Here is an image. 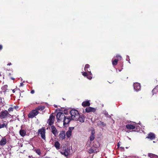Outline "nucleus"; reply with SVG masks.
Returning a JSON list of instances; mask_svg holds the SVG:
<instances>
[{"instance_id": "e433bc0d", "label": "nucleus", "mask_w": 158, "mask_h": 158, "mask_svg": "<svg viewBox=\"0 0 158 158\" xmlns=\"http://www.w3.org/2000/svg\"><path fill=\"white\" fill-rule=\"evenodd\" d=\"M28 157L29 158H34V157H33L32 156H28Z\"/></svg>"}, {"instance_id": "49530a36", "label": "nucleus", "mask_w": 158, "mask_h": 158, "mask_svg": "<svg viewBox=\"0 0 158 158\" xmlns=\"http://www.w3.org/2000/svg\"><path fill=\"white\" fill-rule=\"evenodd\" d=\"M6 86V87H7V85H6V86H5V87Z\"/></svg>"}, {"instance_id": "79ce46f5", "label": "nucleus", "mask_w": 158, "mask_h": 158, "mask_svg": "<svg viewBox=\"0 0 158 158\" xmlns=\"http://www.w3.org/2000/svg\"><path fill=\"white\" fill-rule=\"evenodd\" d=\"M11 79L12 80H14V78L13 77H11Z\"/></svg>"}, {"instance_id": "f704fd0d", "label": "nucleus", "mask_w": 158, "mask_h": 158, "mask_svg": "<svg viewBox=\"0 0 158 158\" xmlns=\"http://www.w3.org/2000/svg\"><path fill=\"white\" fill-rule=\"evenodd\" d=\"M120 144L119 143H118V144H117V146H118V148H119L120 147Z\"/></svg>"}, {"instance_id": "ea45409f", "label": "nucleus", "mask_w": 158, "mask_h": 158, "mask_svg": "<svg viewBox=\"0 0 158 158\" xmlns=\"http://www.w3.org/2000/svg\"><path fill=\"white\" fill-rule=\"evenodd\" d=\"M12 92H13V93H15V89H13L12 90Z\"/></svg>"}, {"instance_id": "c85d7f7f", "label": "nucleus", "mask_w": 158, "mask_h": 158, "mask_svg": "<svg viewBox=\"0 0 158 158\" xmlns=\"http://www.w3.org/2000/svg\"><path fill=\"white\" fill-rule=\"evenodd\" d=\"M98 124L100 125H102L103 126H105L106 125V124L104 122H101V121L99 122Z\"/></svg>"}, {"instance_id": "412c9836", "label": "nucleus", "mask_w": 158, "mask_h": 158, "mask_svg": "<svg viewBox=\"0 0 158 158\" xmlns=\"http://www.w3.org/2000/svg\"><path fill=\"white\" fill-rule=\"evenodd\" d=\"M26 131L24 130L21 129L19 131V134L22 137H24L26 135Z\"/></svg>"}, {"instance_id": "a19ab883", "label": "nucleus", "mask_w": 158, "mask_h": 158, "mask_svg": "<svg viewBox=\"0 0 158 158\" xmlns=\"http://www.w3.org/2000/svg\"><path fill=\"white\" fill-rule=\"evenodd\" d=\"M23 84L22 83H20V85L21 86H23Z\"/></svg>"}, {"instance_id": "4468645a", "label": "nucleus", "mask_w": 158, "mask_h": 158, "mask_svg": "<svg viewBox=\"0 0 158 158\" xmlns=\"http://www.w3.org/2000/svg\"><path fill=\"white\" fill-rule=\"evenodd\" d=\"M65 137V131H61L60 134L59 135V137L60 139L62 140L64 139Z\"/></svg>"}, {"instance_id": "f257e3e1", "label": "nucleus", "mask_w": 158, "mask_h": 158, "mask_svg": "<svg viewBox=\"0 0 158 158\" xmlns=\"http://www.w3.org/2000/svg\"><path fill=\"white\" fill-rule=\"evenodd\" d=\"M70 114L71 115V118L73 120H75L76 118H77L78 117L79 115L78 111L75 109H72L71 110L70 112Z\"/></svg>"}, {"instance_id": "f03ea898", "label": "nucleus", "mask_w": 158, "mask_h": 158, "mask_svg": "<svg viewBox=\"0 0 158 158\" xmlns=\"http://www.w3.org/2000/svg\"><path fill=\"white\" fill-rule=\"evenodd\" d=\"M11 115L6 110H3L0 113V118L3 119L8 117H10Z\"/></svg>"}, {"instance_id": "7ed1b4c3", "label": "nucleus", "mask_w": 158, "mask_h": 158, "mask_svg": "<svg viewBox=\"0 0 158 158\" xmlns=\"http://www.w3.org/2000/svg\"><path fill=\"white\" fill-rule=\"evenodd\" d=\"M38 132L41 136V137L43 139L45 140V133H46V130L44 127H42L41 129H40L38 131Z\"/></svg>"}, {"instance_id": "2f4dec72", "label": "nucleus", "mask_w": 158, "mask_h": 158, "mask_svg": "<svg viewBox=\"0 0 158 158\" xmlns=\"http://www.w3.org/2000/svg\"><path fill=\"white\" fill-rule=\"evenodd\" d=\"M120 148L121 149V151H124V147H120Z\"/></svg>"}, {"instance_id": "f3484780", "label": "nucleus", "mask_w": 158, "mask_h": 158, "mask_svg": "<svg viewBox=\"0 0 158 158\" xmlns=\"http://www.w3.org/2000/svg\"><path fill=\"white\" fill-rule=\"evenodd\" d=\"M7 140L5 137H3L0 141V145L3 146L6 144Z\"/></svg>"}, {"instance_id": "20e7f679", "label": "nucleus", "mask_w": 158, "mask_h": 158, "mask_svg": "<svg viewBox=\"0 0 158 158\" xmlns=\"http://www.w3.org/2000/svg\"><path fill=\"white\" fill-rule=\"evenodd\" d=\"M39 113V111L35 109L30 111L28 115L29 118H33L37 115Z\"/></svg>"}, {"instance_id": "c9c22d12", "label": "nucleus", "mask_w": 158, "mask_h": 158, "mask_svg": "<svg viewBox=\"0 0 158 158\" xmlns=\"http://www.w3.org/2000/svg\"><path fill=\"white\" fill-rule=\"evenodd\" d=\"M153 155V154H148V156H149L150 157H151V156H152Z\"/></svg>"}, {"instance_id": "a878e982", "label": "nucleus", "mask_w": 158, "mask_h": 158, "mask_svg": "<svg viewBox=\"0 0 158 158\" xmlns=\"http://www.w3.org/2000/svg\"><path fill=\"white\" fill-rule=\"evenodd\" d=\"M88 73L86 71H85V72H82V75L84 76V77H86L87 78V77L89 76H90V75L89 74V73Z\"/></svg>"}, {"instance_id": "5701e85b", "label": "nucleus", "mask_w": 158, "mask_h": 158, "mask_svg": "<svg viewBox=\"0 0 158 158\" xmlns=\"http://www.w3.org/2000/svg\"><path fill=\"white\" fill-rule=\"evenodd\" d=\"M45 106H40L37 107L35 109L38 111H39V110L42 111L45 109Z\"/></svg>"}, {"instance_id": "de8ad7c7", "label": "nucleus", "mask_w": 158, "mask_h": 158, "mask_svg": "<svg viewBox=\"0 0 158 158\" xmlns=\"http://www.w3.org/2000/svg\"><path fill=\"white\" fill-rule=\"evenodd\" d=\"M1 74H0V76H1Z\"/></svg>"}, {"instance_id": "37998d69", "label": "nucleus", "mask_w": 158, "mask_h": 158, "mask_svg": "<svg viewBox=\"0 0 158 158\" xmlns=\"http://www.w3.org/2000/svg\"><path fill=\"white\" fill-rule=\"evenodd\" d=\"M45 158H50V157L48 156H46L45 157Z\"/></svg>"}, {"instance_id": "4c0bfd02", "label": "nucleus", "mask_w": 158, "mask_h": 158, "mask_svg": "<svg viewBox=\"0 0 158 158\" xmlns=\"http://www.w3.org/2000/svg\"><path fill=\"white\" fill-rule=\"evenodd\" d=\"M11 64V63H9L7 64V65H10Z\"/></svg>"}, {"instance_id": "9d476101", "label": "nucleus", "mask_w": 158, "mask_h": 158, "mask_svg": "<svg viewBox=\"0 0 158 158\" xmlns=\"http://www.w3.org/2000/svg\"><path fill=\"white\" fill-rule=\"evenodd\" d=\"M136 126V124L134 122L132 124H127L126 125V128L128 129L133 130L135 129Z\"/></svg>"}, {"instance_id": "aec40b11", "label": "nucleus", "mask_w": 158, "mask_h": 158, "mask_svg": "<svg viewBox=\"0 0 158 158\" xmlns=\"http://www.w3.org/2000/svg\"><path fill=\"white\" fill-rule=\"evenodd\" d=\"M61 154L64 155L65 156H67L69 155V153L68 151V149L65 148L64 150L60 152Z\"/></svg>"}, {"instance_id": "58836bf2", "label": "nucleus", "mask_w": 158, "mask_h": 158, "mask_svg": "<svg viewBox=\"0 0 158 158\" xmlns=\"http://www.w3.org/2000/svg\"><path fill=\"white\" fill-rule=\"evenodd\" d=\"M2 46L1 45H0V50H1L2 48Z\"/></svg>"}, {"instance_id": "bb28decb", "label": "nucleus", "mask_w": 158, "mask_h": 158, "mask_svg": "<svg viewBox=\"0 0 158 158\" xmlns=\"http://www.w3.org/2000/svg\"><path fill=\"white\" fill-rule=\"evenodd\" d=\"M72 132L70 131H68L66 133V135L68 138H69L71 135Z\"/></svg>"}, {"instance_id": "b1692460", "label": "nucleus", "mask_w": 158, "mask_h": 158, "mask_svg": "<svg viewBox=\"0 0 158 158\" xmlns=\"http://www.w3.org/2000/svg\"><path fill=\"white\" fill-rule=\"evenodd\" d=\"M96 149L93 148L92 147H91L89 150L88 152L89 153L91 154L93 152H96L97 151L96 150Z\"/></svg>"}, {"instance_id": "393cba45", "label": "nucleus", "mask_w": 158, "mask_h": 158, "mask_svg": "<svg viewBox=\"0 0 158 158\" xmlns=\"http://www.w3.org/2000/svg\"><path fill=\"white\" fill-rule=\"evenodd\" d=\"M5 104V102L4 99L3 98H2L0 97V105L3 106Z\"/></svg>"}, {"instance_id": "4be33fe9", "label": "nucleus", "mask_w": 158, "mask_h": 158, "mask_svg": "<svg viewBox=\"0 0 158 158\" xmlns=\"http://www.w3.org/2000/svg\"><path fill=\"white\" fill-rule=\"evenodd\" d=\"M54 146L56 147V149L57 150L60 149V144L58 141H56L54 145Z\"/></svg>"}, {"instance_id": "dca6fc26", "label": "nucleus", "mask_w": 158, "mask_h": 158, "mask_svg": "<svg viewBox=\"0 0 158 158\" xmlns=\"http://www.w3.org/2000/svg\"><path fill=\"white\" fill-rule=\"evenodd\" d=\"M96 109L95 108L91 107H88L86 108L85 109V111L87 113L90 112H94L96 111Z\"/></svg>"}, {"instance_id": "f8f14e48", "label": "nucleus", "mask_w": 158, "mask_h": 158, "mask_svg": "<svg viewBox=\"0 0 158 158\" xmlns=\"http://www.w3.org/2000/svg\"><path fill=\"white\" fill-rule=\"evenodd\" d=\"M51 129L52 132L54 135L55 136H57L58 134V132L55 126L53 125L52 126Z\"/></svg>"}, {"instance_id": "1a4fd4ad", "label": "nucleus", "mask_w": 158, "mask_h": 158, "mask_svg": "<svg viewBox=\"0 0 158 158\" xmlns=\"http://www.w3.org/2000/svg\"><path fill=\"white\" fill-rule=\"evenodd\" d=\"M72 119L71 117L70 116H65L63 119V124L64 125L67 124Z\"/></svg>"}, {"instance_id": "7c9ffc66", "label": "nucleus", "mask_w": 158, "mask_h": 158, "mask_svg": "<svg viewBox=\"0 0 158 158\" xmlns=\"http://www.w3.org/2000/svg\"><path fill=\"white\" fill-rule=\"evenodd\" d=\"M74 128V127H69V129L68 131H70L72 132V131L73 130Z\"/></svg>"}, {"instance_id": "a18cd8bd", "label": "nucleus", "mask_w": 158, "mask_h": 158, "mask_svg": "<svg viewBox=\"0 0 158 158\" xmlns=\"http://www.w3.org/2000/svg\"><path fill=\"white\" fill-rule=\"evenodd\" d=\"M126 148H127H127H128V147H126Z\"/></svg>"}, {"instance_id": "473e14b6", "label": "nucleus", "mask_w": 158, "mask_h": 158, "mask_svg": "<svg viewBox=\"0 0 158 158\" xmlns=\"http://www.w3.org/2000/svg\"><path fill=\"white\" fill-rule=\"evenodd\" d=\"M13 108H14V109H16L19 108V107L18 106L16 105V106H14V107H13Z\"/></svg>"}, {"instance_id": "0eeeda50", "label": "nucleus", "mask_w": 158, "mask_h": 158, "mask_svg": "<svg viewBox=\"0 0 158 158\" xmlns=\"http://www.w3.org/2000/svg\"><path fill=\"white\" fill-rule=\"evenodd\" d=\"M55 117L52 114H51L48 119L47 123L49 125L51 126L54 123Z\"/></svg>"}, {"instance_id": "ddd939ff", "label": "nucleus", "mask_w": 158, "mask_h": 158, "mask_svg": "<svg viewBox=\"0 0 158 158\" xmlns=\"http://www.w3.org/2000/svg\"><path fill=\"white\" fill-rule=\"evenodd\" d=\"M134 89L136 91H139L141 89L140 84L138 83H135L133 85Z\"/></svg>"}, {"instance_id": "c03bdc74", "label": "nucleus", "mask_w": 158, "mask_h": 158, "mask_svg": "<svg viewBox=\"0 0 158 158\" xmlns=\"http://www.w3.org/2000/svg\"><path fill=\"white\" fill-rule=\"evenodd\" d=\"M153 89V90H152V91H154V89Z\"/></svg>"}, {"instance_id": "9b49d317", "label": "nucleus", "mask_w": 158, "mask_h": 158, "mask_svg": "<svg viewBox=\"0 0 158 158\" xmlns=\"http://www.w3.org/2000/svg\"><path fill=\"white\" fill-rule=\"evenodd\" d=\"M85 117L83 115H80L79 114L77 118L75 119L76 121H79L81 123H83L84 122Z\"/></svg>"}, {"instance_id": "423d86ee", "label": "nucleus", "mask_w": 158, "mask_h": 158, "mask_svg": "<svg viewBox=\"0 0 158 158\" xmlns=\"http://www.w3.org/2000/svg\"><path fill=\"white\" fill-rule=\"evenodd\" d=\"M56 117L58 120H62L65 118V116L63 113L60 111L57 113Z\"/></svg>"}, {"instance_id": "2eb2a0df", "label": "nucleus", "mask_w": 158, "mask_h": 158, "mask_svg": "<svg viewBox=\"0 0 158 158\" xmlns=\"http://www.w3.org/2000/svg\"><path fill=\"white\" fill-rule=\"evenodd\" d=\"M155 138V135L154 133L151 132L149 133L148 134V136L146 137V138L149 139L151 140L154 139Z\"/></svg>"}, {"instance_id": "72a5a7b5", "label": "nucleus", "mask_w": 158, "mask_h": 158, "mask_svg": "<svg viewBox=\"0 0 158 158\" xmlns=\"http://www.w3.org/2000/svg\"><path fill=\"white\" fill-rule=\"evenodd\" d=\"M35 93V91L34 90H32L31 91V94H33Z\"/></svg>"}, {"instance_id": "39448f33", "label": "nucleus", "mask_w": 158, "mask_h": 158, "mask_svg": "<svg viewBox=\"0 0 158 158\" xmlns=\"http://www.w3.org/2000/svg\"><path fill=\"white\" fill-rule=\"evenodd\" d=\"M90 65L89 64H86L85 66L84 70L85 71H87L88 73H89V74L90 75L89 76L87 77V78L89 80H91L92 78V74L91 72L90 69L88 70V69L89 68Z\"/></svg>"}, {"instance_id": "cd10ccee", "label": "nucleus", "mask_w": 158, "mask_h": 158, "mask_svg": "<svg viewBox=\"0 0 158 158\" xmlns=\"http://www.w3.org/2000/svg\"><path fill=\"white\" fill-rule=\"evenodd\" d=\"M34 151L39 155H40L41 154V151L39 149H35Z\"/></svg>"}, {"instance_id": "a211bd4d", "label": "nucleus", "mask_w": 158, "mask_h": 158, "mask_svg": "<svg viewBox=\"0 0 158 158\" xmlns=\"http://www.w3.org/2000/svg\"><path fill=\"white\" fill-rule=\"evenodd\" d=\"M95 131L94 130H92L91 132V135L89 137L90 140L92 141L95 138Z\"/></svg>"}, {"instance_id": "6ab92c4d", "label": "nucleus", "mask_w": 158, "mask_h": 158, "mask_svg": "<svg viewBox=\"0 0 158 158\" xmlns=\"http://www.w3.org/2000/svg\"><path fill=\"white\" fill-rule=\"evenodd\" d=\"M90 105V104L89 101H86L83 102L82 103V106L84 107L89 106Z\"/></svg>"}, {"instance_id": "6e6552de", "label": "nucleus", "mask_w": 158, "mask_h": 158, "mask_svg": "<svg viewBox=\"0 0 158 158\" xmlns=\"http://www.w3.org/2000/svg\"><path fill=\"white\" fill-rule=\"evenodd\" d=\"M116 57L117 59H115L114 60H112V64L114 66L116 65L118 63V61L121 60L122 58V57L118 55H117Z\"/></svg>"}, {"instance_id": "c756f323", "label": "nucleus", "mask_w": 158, "mask_h": 158, "mask_svg": "<svg viewBox=\"0 0 158 158\" xmlns=\"http://www.w3.org/2000/svg\"><path fill=\"white\" fill-rule=\"evenodd\" d=\"M14 110V108L13 107H10L8 109V111L9 112L13 111Z\"/></svg>"}]
</instances>
